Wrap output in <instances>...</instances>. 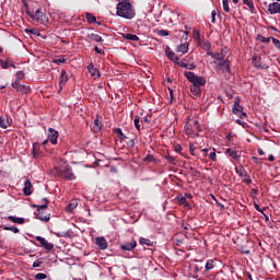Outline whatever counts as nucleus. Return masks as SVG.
<instances>
[{
	"label": "nucleus",
	"instance_id": "obj_1",
	"mask_svg": "<svg viewBox=\"0 0 280 280\" xmlns=\"http://www.w3.org/2000/svg\"><path fill=\"white\" fill-rule=\"evenodd\" d=\"M207 55L213 58L214 61H212V65H215V71H220L221 73H226V71L230 70L229 60H226V55H224V49H221L220 51H215V52L209 50Z\"/></svg>",
	"mask_w": 280,
	"mask_h": 280
},
{
	"label": "nucleus",
	"instance_id": "obj_2",
	"mask_svg": "<svg viewBox=\"0 0 280 280\" xmlns=\"http://www.w3.org/2000/svg\"><path fill=\"white\" fill-rule=\"evenodd\" d=\"M117 16H121V19H135V9H132V4L128 2V0H121L117 4Z\"/></svg>",
	"mask_w": 280,
	"mask_h": 280
},
{
	"label": "nucleus",
	"instance_id": "obj_3",
	"mask_svg": "<svg viewBox=\"0 0 280 280\" xmlns=\"http://www.w3.org/2000/svg\"><path fill=\"white\" fill-rule=\"evenodd\" d=\"M43 202L44 203L40 206H35L37 207V210H36L37 220H40L42 222H49V220L51 219V215L49 214V212H47L49 200H47V198H44Z\"/></svg>",
	"mask_w": 280,
	"mask_h": 280
},
{
	"label": "nucleus",
	"instance_id": "obj_4",
	"mask_svg": "<svg viewBox=\"0 0 280 280\" xmlns=\"http://www.w3.org/2000/svg\"><path fill=\"white\" fill-rule=\"evenodd\" d=\"M200 128V125L198 124V120H188L186 125L184 126V132L187 135V137L195 138L198 136V129Z\"/></svg>",
	"mask_w": 280,
	"mask_h": 280
},
{
	"label": "nucleus",
	"instance_id": "obj_5",
	"mask_svg": "<svg viewBox=\"0 0 280 280\" xmlns=\"http://www.w3.org/2000/svg\"><path fill=\"white\" fill-rule=\"evenodd\" d=\"M184 75L185 78H187L188 81H190L192 86H205V84H207L206 78L198 77L191 71H186Z\"/></svg>",
	"mask_w": 280,
	"mask_h": 280
},
{
	"label": "nucleus",
	"instance_id": "obj_6",
	"mask_svg": "<svg viewBox=\"0 0 280 280\" xmlns=\"http://www.w3.org/2000/svg\"><path fill=\"white\" fill-rule=\"evenodd\" d=\"M28 16L36 21L37 23H40V25H45V23L49 22V18L43 12V10L38 9L35 14L28 13Z\"/></svg>",
	"mask_w": 280,
	"mask_h": 280
},
{
	"label": "nucleus",
	"instance_id": "obj_7",
	"mask_svg": "<svg viewBox=\"0 0 280 280\" xmlns=\"http://www.w3.org/2000/svg\"><path fill=\"white\" fill-rule=\"evenodd\" d=\"M241 102H242V98L237 96L234 101L232 113L242 119V117H246V113L244 112V107L240 105Z\"/></svg>",
	"mask_w": 280,
	"mask_h": 280
},
{
	"label": "nucleus",
	"instance_id": "obj_8",
	"mask_svg": "<svg viewBox=\"0 0 280 280\" xmlns=\"http://www.w3.org/2000/svg\"><path fill=\"white\" fill-rule=\"evenodd\" d=\"M12 89H15V91H18V93H22L23 95H27V93H30L31 89L27 85H23L21 84V81L15 80L12 84H11Z\"/></svg>",
	"mask_w": 280,
	"mask_h": 280
},
{
	"label": "nucleus",
	"instance_id": "obj_9",
	"mask_svg": "<svg viewBox=\"0 0 280 280\" xmlns=\"http://www.w3.org/2000/svg\"><path fill=\"white\" fill-rule=\"evenodd\" d=\"M236 174L243 179V183H246V185H250L253 183V179H250V175H248V172L244 170V167L236 168Z\"/></svg>",
	"mask_w": 280,
	"mask_h": 280
},
{
	"label": "nucleus",
	"instance_id": "obj_10",
	"mask_svg": "<svg viewBox=\"0 0 280 280\" xmlns=\"http://www.w3.org/2000/svg\"><path fill=\"white\" fill-rule=\"evenodd\" d=\"M35 240L43 246V248H45V250H54V243H48L45 237L36 236Z\"/></svg>",
	"mask_w": 280,
	"mask_h": 280
},
{
	"label": "nucleus",
	"instance_id": "obj_11",
	"mask_svg": "<svg viewBox=\"0 0 280 280\" xmlns=\"http://www.w3.org/2000/svg\"><path fill=\"white\" fill-rule=\"evenodd\" d=\"M61 174L67 180H75V175L73 174V171L69 165L65 166V168L61 170Z\"/></svg>",
	"mask_w": 280,
	"mask_h": 280
},
{
	"label": "nucleus",
	"instance_id": "obj_12",
	"mask_svg": "<svg viewBox=\"0 0 280 280\" xmlns=\"http://www.w3.org/2000/svg\"><path fill=\"white\" fill-rule=\"evenodd\" d=\"M48 140L52 145H56L58 143V131L54 128L48 129Z\"/></svg>",
	"mask_w": 280,
	"mask_h": 280
},
{
	"label": "nucleus",
	"instance_id": "obj_13",
	"mask_svg": "<svg viewBox=\"0 0 280 280\" xmlns=\"http://www.w3.org/2000/svg\"><path fill=\"white\" fill-rule=\"evenodd\" d=\"M95 242L100 250H106V248H108V242H106V238L104 236L96 237Z\"/></svg>",
	"mask_w": 280,
	"mask_h": 280
},
{
	"label": "nucleus",
	"instance_id": "obj_14",
	"mask_svg": "<svg viewBox=\"0 0 280 280\" xmlns=\"http://www.w3.org/2000/svg\"><path fill=\"white\" fill-rule=\"evenodd\" d=\"M268 12L270 14H280V3L279 2H272L268 5Z\"/></svg>",
	"mask_w": 280,
	"mask_h": 280
},
{
	"label": "nucleus",
	"instance_id": "obj_15",
	"mask_svg": "<svg viewBox=\"0 0 280 280\" xmlns=\"http://www.w3.org/2000/svg\"><path fill=\"white\" fill-rule=\"evenodd\" d=\"M165 55L167 56L168 60H172V62H178V56H176L175 51H172V48L166 47L165 48Z\"/></svg>",
	"mask_w": 280,
	"mask_h": 280
},
{
	"label": "nucleus",
	"instance_id": "obj_16",
	"mask_svg": "<svg viewBox=\"0 0 280 280\" xmlns=\"http://www.w3.org/2000/svg\"><path fill=\"white\" fill-rule=\"evenodd\" d=\"M253 60V65L254 67H256V69H268V66H266V63H261V58L257 57V56H253L252 57Z\"/></svg>",
	"mask_w": 280,
	"mask_h": 280
},
{
	"label": "nucleus",
	"instance_id": "obj_17",
	"mask_svg": "<svg viewBox=\"0 0 280 280\" xmlns=\"http://www.w3.org/2000/svg\"><path fill=\"white\" fill-rule=\"evenodd\" d=\"M88 71L92 75V78H101L102 73H100V70L95 68L93 63H90L88 66Z\"/></svg>",
	"mask_w": 280,
	"mask_h": 280
},
{
	"label": "nucleus",
	"instance_id": "obj_18",
	"mask_svg": "<svg viewBox=\"0 0 280 280\" xmlns=\"http://www.w3.org/2000/svg\"><path fill=\"white\" fill-rule=\"evenodd\" d=\"M23 194L24 196H32V182L30 179L24 182Z\"/></svg>",
	"mask_w": 280,
	"mask_h": 280
},
{
	"label": "nucleus",
	"instance_id": "obj_19",
	"mask_svg": "<svg viewBox=\"0 0 280 280\" xmlns=\"http://www.w3.org/2000/svg\"><path fill=\"white\" fill-rule=\"evenodd\" d=\"M60 75H61V79L59 82V86L60 89H62V86H65L69 82V74H67L66 70H61Z\"/></svg>",
	"mask_w": 280,
	"mask_h": 280
},
{
	"label": "nucleus",
	"instance_id": "obj_20",
	"mask_svg": "<svg viewBox=\"0 0 280 280\" xmlns=\"http://www.w3.org/2000/svg\"><path fill=\"white\" fill-rule=\"evenodd\" d=\"M137 248V241H131L121 245V250H135Z\"/></svg>",
	"mask_w": 280,
	"mask_h": 280
},
{
	"label": "nucleus",
	"instance_id": "obj_21",
	"mask_svg": "<svg viewBox=\"0 0 280 280\" xmlns=\"http://www.w3.org/2000/svg\"><path fill=\"white\" fill-rule=\"evenodd\" d=\"M10 126H12V118H3L0 117V128H10Z\"/></svg>",
	"mask_w": 280,
	"mask_h": 280
},
{
	"label": "nucleus",
	"instance_id": "obj_22",
	"mask_svg": "<svg viewBox=\"0 0 280 280\" xmlns=\"http://www.w3.org/2000/svg\"><path fill=\"white\" fill-rule=\"evenodd\" d=\"M202 86L200 85H190V92L192 95H196V97H200L202 95Z\"/></svg>",
	"mask_w": 280,
	"mask_h": 280
},
{
	"label": "nucleus",
	"instance_id": "obj_23",
	"mask_svg": "<svg viewBox=\"0 0 280 280\" xmlns=\"http://www.w3.org/2000/svg\"><path fill=\"white\" fill-rule=\"evenodd\" d=\"M8 220L10 222H13V224H25V219L24 218L9 215Z\"/></svg>",
	"mask_w": 280,
	"mask_h": 280
},
{
	"label": "nucleus",
	"instance_id": "obj_24",
	"mask_svg": "<svg viewBox=\"0 0 280 280\" xmlns=\"http://www.w3.org/2000/svg\"><path fill=\"white\" fill-rule=\"evenodd\" d=\"M225 154H229L231 156V159H240V156H242V154L240 153V151L233 150V149H226L225 150Z\"/></svg>",
	"mask_w": 280,
	"mask_h": 280
},
{
	"label": "nucleus",
	"instance_id": "obj_25",
	"mask_svg": "<svg viewBox=\"0 0 280 280\" xmlns=\"http://www.w3.org/2000/svg\"><path fill=\"white\" fill-rule=\"evenodd\" d=\"M243 4L247 5L250 14H255V3L253 2V0H243Z\"/></svg>",
	"mask_w": 280,
	"mask_h": 280
},
{
	"label": "nucleus",
	"instance_id": "obj_26",
	"mask_svg": "<svg viewBox=\"0 0 280 280\" xmlns=\"http://www.w3.org/2000/svg\"><path fill=\"white\" fill-rule=\"evenodd\" d=\"M177 51L179 54H187V51H189V43H184V44L177 46Z\"/></svg>",
	"mask_w": 280,
	"mask_h": 280
},
{
	"label": "nucleus",
	"instance_id": "obj_27",
	"mask_svg": "<svg viewBox=\"0 0 280 280\" xmlns=\"http://www.w3.org/2000/svg\"><path fill=\"white\" fill-rule=\"evenodd\" d=\"M0 65H1L2 69H9V67H14V63L10 59L0 60Z\"/></svg>",
	"mask_w": 280,
	"mask_h": 280
},
{
	"label": "nucleus",
	"instance_id": "obj_28",
	"mask_svg": "<svg viewBox=\"0 0 280 280\" xmlns=\"http://www.w3.org/2000/svg\"><path fill=\"white\" fill-rule=\"evenodd\" d=\"M214 268H215V260H213V259L207 260V262L205 265V269L207 271H209V270H213Z\"/></svg>",
	"mask_w": 280,
	"mask_h": 280
},
{
	"label": "nucleus",
	"instance_id": "obj_29",
	"mask_svg": "<svg viewBox=\"0 0 280 280\" xmlns=\"http://www.w3.org/2000/svg\"><path fill=\"white\" fill-rule=\"evenodd\" d=\"M85 19L88 21V23H97V18H95V15L93 13H85Z\"/></svg>",
	"mask_w": 280,
	"mask_h": 280
},
{
	"label": "nucleus",
	"instance_id": "obj_30",
	"mask_svg": "<svg viewBox=\"0 0 280 280\" xmlns=\"http://www.w3.org/2000/svg\"><path fill=\"white\" fill-rule=\"evenodd\" d=\"M78 207V201L73 200L71 201L68 207H67V211L69 213H73V210Z\"/></svg>",
	"mask_w": 280,
	"mask_h": 280
},
{
	"label": "nucleus",
	"instance_id": "obj_31",
	"mask_svg": "<svg viewBox=\"0 0 280 280\" xmlns=\"http://www.w3.org/2000/svg\"><path fill=\"white\" fill-rule=\"evenodd\" d=\"M93 130L94 132H100L102 130V122H100V119H94V125H93Z\"/></svg>",
	"mask_w": 280,
	"mask_h": 280
},
{
	"label": "nucleus",
	"instance_id": "obj_32",
	"mask_svg": "<svg viewBox=\"0 0 280 280\" xmlns=\"http://www.w3.org/2000/svg\"><path fill=\"white\" fill-rule=\"evenodd\" d=\"M124 38H126L127 40H133V42L139 40V36L130 33L125 34Z\"/></svg>",
	"mask_w": 280,
	"mask_h": 280
},
{
	"label": "nucleus",
	"instance_id": "obj_33",
	"mask_svg": "<svg viewBox=\"0 0 280 280\" xmlns=\"http://www.w3.org/2000/svg\"><path fill=\"white\" fill-rule=\"evenodd\" d=\"M222 5H223L224 12H226L228 14L231 13V7H229V0H223Z\"/></svg>",
	"mask_w": 280,
	"mask_h": 280
},
{
	"label": "nucleus",
	"instance_id": "obj_34",
	"mask_svg": "<svg viewBox=\"0 0 280 280\" xmlns=\"http://www.w3.org/2000/svg\"><path fill=\"white\" fill-rule=\"evenodd\" d=\"M89 37L91 38V40H94L95 43H102V36L97 34H91L89 35Z\"/></svg>",
	"mask_w": 280,
	"mask_h": 280
},
{
	"label": "nucleus",
	"instance_id": "obj_35",
	"mask_svg": "<svg viewBox=\"0 0 280 280\" xmlns=\"http://www.w3.org/2000/svg\"><path fill=\"white\" fill-rule=\"evenodd\" d=\"M3 231H11L12 233H20L21 230H19V228H14V226H3Z\"/></svg>",
	"mask_w": 280,
	"mask_h": 280
},
{
	"label": "nucleus",
	"instance_id": "obj_36",
	"mask_svg": "<svg viewBox=\"0 0 280 280\" xmlns=\"http://www.w3.org/2000/svg\"><path fill=\"white\" fill-rule=\"evenodd\" d=\"M140 244L142 246H152V241H150L149 238L140 237Z\"/></svg>",
	"mask_w": 280,
	"mask_h": 280
},
{
	"label": "nucleus",
	"instance_id": "obj_37",
	"mask_svg": "<svg viewBox=\"0 0 280 280\" xmlns=\"http://www.w3.org/2000/svg\"><path fill=\"white\" fill-rule=\"evenodd\" d=\"M177 200H178L179 205H184V207H189V202L187 201V198L177 197Z\"/></svg>",
	"mask_w": 280,
	"mask_h": 280
},
{
	"label": "nucleus",
	"instance_id": "obj_38",
	"mask_svg": "<svg viewBox=\"0 0 280 280\" xmlns=\"http://www.w3.org/2000/svg\"><path fill=\"white\" fill-rule=\"evenodd\" d=\"M115 132L118 135L119 139H127L126 135H124V131H121V128H117Z\"/></svg>",
	"mask_w": 280,
	"mask_h": 280
},
{
	"label": "nucleus",
	"instance_id": "obj_39",
	"mask_svg": "<svg viewBox=\"0 0 280 280\" xmlns=\"http://www.w3.org/2000/svg\"><path fill=\"white\" fill-rule=\"evenodd\" d=\"M210 161H218V155L215 154V149H212V151L209 153Z\"/></svg>",
	"mask_w": 280,
	"mask_h": 280
},
{
	"label": "nucleus",
	"instance_id": "obj_40",
	"mask_svg": "<svg viewBox=\"0 0 280 280\" xmlns=\"http://www.w3.org/2000/svg\"><path fill=\"white\" fill-rule=\"evenodd\" d=\"M139 116H136L133 119L135 128L139 131L141 130V125L139 124Z\"/></svg>",
	"mask_w": 280,
	"mask_h": 280
},
{
	"label": "nucleus",
	"instance_id": "obj_41",
	"mask_svg": "<svg viewBox=\"0 0 280 280\" xmlns=\"http://www.w3.org/2000/svg\"><path fill=\"white\" fill-rule=\"evenodd\" d=\"M34 279L35 280H45V279H47V275H45V273H37V275L34 276Z\"/></svg>",
	"mask_w": 280,
	"mask_h": 280
},
{
	"label": "nucleus",
	"instance_id": "obj_42",
	"mask_svg": "<svg viewBox=\"0 0 280 280\" xmlns=\"http://www.w3.org/2000/svg\"><path fill=\"white\" fill-rule=\"evenodd\" d=\"M15 75H16L15 80H19V82H21V80L25 78V73L23 71H18Z\"/></svg>",
	"mask_w": 280,
	"mask_h": 280
},
{
	"label": "nucleus",
	"instance_id": "obj_43",
	"mask_svg": "<svg viewBox=\"0 0 280 280\" xmlns=\"http://www.w3.org/2000/svg\"><path fill=\"white\" fill-rule=\"evenodd\" d=\"M26 34H34L35 36H40V33L37 30H25Z\"/></svg>",
	"mask_w": 280,
	"mask_h": 280
},
{
	"label": "nucleus",
	"instance_id": "obj_44",
	"mask_svg": "<svg viewBox=\"0 0 280 280\" xmlns=\"http://www.w3.org/2000/svg\"><path fill=\"white\" fill-rule=\"evenodd\" d=\"M52 62L55 65H62V63L67 62V59H65V58L54 59Z\"/></svg>",
	"mask_w": 280,
	"mask_h": 280
},
{
	"label": "nucleus",
	"instance_id": "obj_45",
	"mask_svg": "<svg viewBox=\"0 0 280 280\" xmlns=\"http://www.w3.org/2000/svg\"><path fill=\"white\" fill-rule=\"evenodd\" d=\"M152 161H154V155H152V154H148V155L144 158V162H145V163H152Z\"/></svg>",
	"mask_w": 280,
	"mask_h": 280
},
{
	"label": "nucleus",
	"instance_id": "obj_46",
	"mask_svg": "<svg viewBox=\"0 0 280 280\" xmlns=\"http://www.w3.org/2000/svg\"><path fill=\"white\" fill-rule=\"evenodd\" d=\"M189 153H190L192 156H196V147H194V143H190V144H189Z\"/></svg>",
	"mask_w": 280,
	"mask_h": 280
},
{
	"label": "nucleus",
	"instance_id": "obj_47",
	"mask_svg": "<svg viewBox=\"0 0 280 280\" xmlns=\"http://www.w3.org/2000/svg\"><path fill=\"white\" fill-rule=\"evenodd\" d=\"M159 36H170V32L165 30H160L158 31Z\"/></svg>",
	"mask_w": 280,
	"mask_h": 280
},
{
	"label": "nucleus",
	"instance_id": "obj_48",
	"mask_svg": "<svg viewBox=\"0 0 280 280\" xmlns=\"http://www.w3.org/2000/svg\"><path fill=\"white\" fill-rule=\"evenodd\" d=\"M271 40H272L273 45L277 47V49H279V51H280V40L275 37H272Z\"/></svg>",
	"mask_w": 280,
	"mask_h": 280
},
{
	"label": "nucleus",
	"instance_id": "obj_49",
	"mask_svg": "<svg viewBox=\"0 0 280 280\" xmlns=\"http://www.w3.org/2000/svg\"><path fill=\"white\" fill-rule=\"evenodd\" d=\"M203 49H206L207 52H208V51H211V43L205 42Z\"/></svg>",
	"mask_w": 280,
	"mask_h": 280
},
{
	"label": "nucleus",
	"instance_id": "obj_50",
	"mask_svg": "<svg viewBox=\"0 0 280 280\" xmlns=\"http://www.w3.org/2000/svg\"><path fill=\"white\" fill-rule=\"evenodd\" d=\"M270 40H272V37H260V43H270Z\"/></svg>",
	"mask_w": 280,
	"mask_h": 280
},
{
	"label": "nucleus",
	"instance_id": "obj_51",
	"mask_svg": "<svg viewBox=\"0 0 280 280\" xmlns=\"http://www.w3.org/2000/svg\"><path fill=\"white\" fill-rule=\"evenodd\" d=\"M43 264V261H40V260H35L34 262H33V268H40V265Z\"/></svg>",
	"mask_w": 280,
	"mask_h": 280
},
{
	"label": "nucleus",
	"instance_id": "obj_52",
	"mask_svg": "<svg viewBox=\"0 0 280 280\" xmlns=\"http://www.w3.org/2000/svg\"><path fill=\"white\" fill-rule=\"evenodd\" d=\"M218 13L215 12V10H213L212 12H211V23H215V15H217Z\"/></svg>",
	"mask_w": 280,
	"mask_h": 280
},
{
	"label": "nucleus",
	"instance_id": "obj_53",
	"mask_svg": "<svg viewBox=\"0 0 280 280\" xmlns=\"http://www.w3.org/2000/svg\"><path fill=\"white\" fill-rule=\"evenodd\" d=\"M175 152H177V153L183 152V147H180V144H176L175 145Z\"/></svg>",
	"mask_w": 280,
	"mask_h": 280
},
{
	"label": "nucleus",
	"instance_id": "obj_54",
	"mask_svg": "<svg viewBox=\"0 0 280 280\" xmlns=\"http://www.w3.org/2000/svg\"><path fill=\"white\" fill-rule=\"evenodd\" d=\"M166 161H168V163H174V161H176V159L172 155L166 156Z\"/></svg>",
	"mask_w": 280,
	"mask_h": 280
},
{
	"label": "nucleus",
	"instance_id": "obj_55",
	"mask_svg": "<svg viewBox=\"0 0 280 280\" xmlns=\"http://www.w3.org/2000/svg\"><path fill=\"white\" fill-rule=\"evenodd\" d=\"M186 69H189L190 71H194V69H196V65H194V63H188V66H187Z\"/></svg>",
	"mask_w": 280,
	"mask_h": 280
},
{
	"label": "nucleus",
	"instance_id": "obj_56",
	"mask_svg": "<svg viewBox=\"0 0 280 280\" xmlns=\"http://www.w3.org/2000/svg\"><path fill=\"white\" fill-rule=\"evenodd\" d=\"M94 51L96 54H104V50L100 49V47H97V46L94 47Z\"/></svg>",
	"mask_w": 280,
	"mask_h": 280
},
{
	"label": "nucleus",
	"instance_id": "obj_57",
	"mask_svg": "<svg viewBox=\"0 0 280 280\" xmlns=\"http://www.w3.org/2000/svg\"><path fill=\"white\" fill-rule=\"evenodd\" d=\"M257 152H258L259 156H264V154H266L261 148H258Z\"/></svg>",
	"mask_w": 280,
	"mask_h": 280
},
{
	"label": "nucleus",
	"instance_id": "obj_58",
	"mask_svg": "<svg viewBox=\"0 0 280 280\" xmlns=\"http://www.w3.org/2000/svg\"><path fill=\"white\" fill-rule=\"evenodd\" d=\"M179 67H182L183 69H187L188 63H186V62H180V63H179Z\"/></svg>",
	"mask_w": 280,
	"mask_h": 280
},
{
	"label": "nucleus",
	"instance_id": "obj_59",
	"mask_svg": "<svg viewBox=\"0 0 280 280\" xmlns=\"http://www.w3.org/2000/svg\"><path fill=\"white\" fill-rule=\"evenodd\" d=\"M168 91H170V96H171V100H174V90H172V89H168Z\"/></svg>",
	"mask_w": 280,
	"mask_h": 280
},
{
	"label": "nucleus",
	"instance_id": "obj_60",
	"mask_svg": "<svg viewBox=\"0 0 280 280\" xmlns=\"http://www.w3.org/2000/svg\"><path fill=\"white\" fill-rule=\"evenodd\" d=\"M201 152H203V156H207V154H209V149H202Z\"/></svg>",
	"mask_w": 280,
	"mask_h": 280
},
{
	"label": "nucleus",
	"instance_id": "obj_61",
	"mask_svg": "<svg viewBox=\"0 0 280 280\" xmlns=\"http://www.w3.org/2000/svg\"><path fill=\"white\" fill-rule=\"evenodd\" d=\"M255 209L256 211H259L261 213V208L259 207V205H255Z\"/></svg>",
	"mask_w": 280,
	"mask_h": 280
},
{
	"label": "nucleus",
	"instance_id": "obj_62",
	"mask_svg": "<svg viewBox=\"0 0 280 280\" xmlns=\"http://www.w3.org/2000/svg\"><path fill=\"white\" fill-rule=\"evenodd\" d=\"M232 137H233V133H229V135L226 136L228 141H231Z\"/></svg>",
	"mask_w": 280,
	"mask_h": 280
},
{
	"label": "nucleus",
	"instance_id": "obj_63",
	"mask_svg": "<svg viewBox=\"0 0 280 280\" xmlns=\"http://www.w3.org/2000/svg\"><path fill=\"white\" fill-rule=\"evenodd\" d=\"M47 143H49V139L43 141V145H47Z\"/></svg>",
	"mask_w": 280,
	"mask_h": 280
},
{
	"label": "nucleus",
	"instance_id": "obj_64",
	"mask_svg": "<svg viewBox=\"0 0 280 280\" xmlns=\"http://www.w3.org/2000/svg\"><path fill=\"white\" fill-rule=\"evenodd\" d=\"M270 162L275 161V156L273 155H270L269 159H268Z\"/></svg>",
	"mask_w": 280,
	"mask_h": 280
}]
</instances>
